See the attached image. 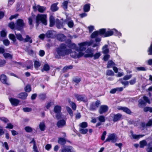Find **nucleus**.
Listing matches in <instances>:
<instances>
[{"instance_id":"obj_33","label":"nucleus","mask_w":152,"mask_h":152,"mask_svg":"<svg viewBox=\"0 0 152 152\" xmlns=\"http://www.w3.org/2000/svg\"><path fill=\"white\" fill-rule=\"evenodd\" d=\"M147 151V152H152V142L148 144Z\"/></svg>"},{"instance_id":"obj_16","label":"nucleus","mask_w":152,"mask_h":152,"mask_svg":"<svg viewBox=\"0 0 152 152\" xmlns=\"http://www.w3.org/2000/svg\"><path fill=\"white\" fill-rule=\"evenodd\" d=\"M143 98L144 101L142 99H140L139 101V104L141 105H145L146 103L150 104V102L148 97L146 96H144Z\"/></svg>"},{"instance_id":"obj_44","label":"nucleus","mask_w":152,"mask_h":152,"mask_svg":"<svg viewBox=\"0 0 152 152\" xmlns=\"http://www.w3.org/2000/svg\"><path fill=\"white\" fill-rule=\"evenodd\" d=\"M25 90L27 92H29L31 91V86L29 85H27L25 88Z\"/></svg>"},{"instance_id":"obj_10","label":"nucleus","mask_w":152,"mask_h":152,"mask_svg":"<svg viewBox=\"0 0 152 152\" xmlns=\"http://www.w3.org/2000/svg\"><path fill=\"white\" fill-rule=\"evenodd\" d=\"M34 11H38L39 12L43 13L46 10V7L39 5H35L33 7Z\"/></svg>"},{"instance_id":"obj_11","label":"nucleus","mask_w":152,"mask_h":152,"mask_svg":"<svg viewBox=\"0 0 152 152\" xmlns=\"http://www.w3.org/2000/svg\"><path fill=\"white\" fill-rule=\"evenodd\" d=\"M100 104V101L99 100H97L95 102H93L90 105V109L92 110H96Z\"/></svg>"},{"instance_id":"obj_45","label":"nucleus","mask_w":152,"mask_h":152,"mask_svg":"<svg viewBox=\"0 0 152 152\" xmlns=\"http://www.w3.org/2000/svg\"><path fill=\"white\" fill-rule=\"evenodd\" d=\"M40 66V64L39 62L38 61H35L34 62V66L35 68H37Z\"/></svg>"},{"instance_id":"obj_12","label":"nucleus","mask_w":152,"mask_h":152,"mask_svg":"<svg viewBox=\"0 0 152 152\" xmlns=\"http://www.w3.org/2000/svg\"><path fill=\"white\" fill-rule=\"evenodd\" d=\"M108 109V107L105 105H101L99 110V113L100 114L104 113L107 112Z\"/></svg>"},{"instance_id":"obj_27","label":"nucleus","mask_w":152,"mask_h":152,"mask_svg":"<svg viewBox=\"0 0 152 152\" xmlns=\"http://www.w3.org/2000/svg\"><path fill=\"white\" fill-rule=\"evenodd\" d=\"M50 27L53 26L55 24V19L53 16H51L50 18Z\"/></svg>"},{"instance_id":"obj_51","label":"nucleus","mask_w":152,"mask_h":152,"mask_svg":"<svg viewBox=\"0 0 152 152\" xmlns=\"http://www.w3.org/2000/svg\"><path fill=\"white\" fill-rule=\"evenodd\" d=\"M66 109L70 115L72 116H73V113L71 109L68 107H66Z\"/></svg>"},{"instance_id":"obj_8","label":"nucleus","mask_w":152,"mask_h":152,"mask_svg":"<svg viewBox=\"0 0 152 152\" xmlns=\"http://www.w3.org/2000/svg\"><path fill=\"white\" fill-rule=\"evenodd\" d=\"M24 25L25 24L23 22V20L22 19H19L16 21L15 29L20 30Z\"/></svg>"},{"instance_id":"obj_35","label":"nucleus","mask_w":152,"mask_h":152,"mask_svg":"<svg viewBox=\"0 0 152 152\" xmlns=\"http://www.w3.org/2000/svg\"><path fill=\"white\" fill-rule=\"evenodd\" d=\"M101 55V53L100 52L96 53L95 54L93 55V57L94 59H98Z\"/></svg>"},{"instance_id":"obj_62","label":"nucleus","mask_w":152,"mask_h":152,"mask_svg":"<svg viewBox=\"0 0 152 152\" xmlns=\"http://www.w3.org/2000/svg\"><path fill=\"white\" fill-rule=\"evenodd\" d=\"M0 119L4 122L6 123L9 121L5 117H1Z\"/></svg>"},{"instance_id":"obj_50","label":"nucleus","mask_w":152,"mask_h":152,"mask_svg":"<svg viewBox=\"0 0 152 152\" xmlns=\"http://www.w3.org/2000/svg\"><path fill=\"white\" fill-rule=\"evenodd\" d=\"M98 118V119L101 122H103L105 121V120L104 118V117L103 116H100Z\"/></svg>"},{"instance_id":"obj_55","label":"nucleus","mask_w":152,"mask_h":152,"mask_svg":"<svg viewBox=\"0 0 152 152\" xmlns=\"http://www.w3.org/2000/svg\"><path fill=\"white\" fill-rule=\"evenodd\" d=\"M68 4V2L67 1H64L62 4V6H63V8L65 9V10H66V9H67V4Z\"/></svg>"},{"instance_id":"obj_32","label":"nucleus","mask_w":152,"mask_h":152,"mask_svg":"<svg viewBox=\"0 0 152 152\" xmlns=\"http://www.w3.org/2000/svg\"><path fill=\"white\" fill-rule=\"evenodd\" d=\"M25 42H29L30 43H31L32 42V39H31V38L28 35H26V38L24 39V40Z\"/></svg>"},{"instance_id":"obj_26","label":"nucleus","mask_w":152,"mask_h":152,"mask_svg":"<svg viewBox=\"0 0 152 152\" xmlns=\"http://www.w3.org/2000/svg\"><path fill=\"white\" fill-rule=\"evenodd\" d=\"M132 133V135L133 138L136 139H138L144 136V135L140 134V135H136L133 134L132 132H131Z\"/></svg>"},{"instance_id":"obj_59","label":"nucleus","mask_w":152,"mask_h":152,"mask_svg":"<svg viewBox=\"0 0 152 152\" xmlns=\"http://www.w3.org/2000/svg\"><path fill=\"white\" fill-rule=\"evenodd\" d=\"M13 127V125L10 123L7 124V126L5 127L7 129H12Z\"/></svg>"},{"instance_id":"obj_13","label":"nucleus","mask_w":152,"mask_h":152,"mask_svg":"<svg viewBox=\"0 0 152 152\" xmlns=\"http://www.w3.org/2000/svg\"><path fill=\"white\" fill-rule=\"evenodd\" d=\"M116 31V29H108L107 31H106V32L104 34V37H107L111 36L114 34L115 31Z\"/></svg>"},{"instance_id":"obj_48","label":"nucleus","mask_w":152,"mask_h":152,"mask_svg":"<svg viewBox=\"0 0 152 152\" xmlns=\"http://www.w3.org/2000/svg\"><path fill=\"white\" fill-rule=\"evenodd\" d=\"M123 111L128 114H130L131 112L130 110L127 107H124Z\"/></svg>"},{"instance_id":"obj_5","label":"nucleus","mask_w":152,"mask_h":152,"mask_svg":"<svg viewBox=\"0 0 152 152\" xmlns=\"http://www.w3.org/2000/svg\"><path fill=\"white\" fill-rule=\"evenodd\" d=\"M117 140V137L114 133L109 134L105 142H115Z\"/></svg>"},{"instance_id":"obj_25","label":"nucleus","mask_w":152,"mask_h":152,"mask_svg":"<svg viewBox=\"0 0 152 152\" xmlns=\"http://www.w3.org/2000/svg\"><path fill=\"white\" fill-rule=\"evenodd\" d=\"M28 94L26 93H21L18 95V97L23 99H25L26 98Z\"/></svg>"},{"instance_id":"obj_34","label":"nucleus","mask_w":152,"mask_h":152,"mask_svg":"<svg viewBox=\"0 0 152 152\" xmlns=\"http://www.w3.org/2000/svg\"><path fill=\"white\" fill-rule=\"evenodd\" d=\"M53 32L54 31H48L46 34V36L48 38L51 37L53 36Z\"/></svg>"},{"instance_id":"obj_20","label":"nucleus","mask_w":152,"mask_h":152,"mask_svg":"<svg viewBox=\"0 0 152 152\" xmlns=\"http://www.w3.org/2000/svg\"><path fill=\"white\" fill-rule=\"evenodd\" d=\"M56 25L57 28H62L64 26V23L61 22L58 19H56L55 21Z\"/></svg>"},{"instance_id":"obj_6","label":"nucleus","mask_w":152,"mask_h":152,"mask_svg":"<svg viewBox=\"0 0 152 152\" xmlns=\"http://www.w3.org/2000/svg\"><path fill=\"white\" fill-rule=\"evenodd\" d=\"M61 108L59 106H55L54 108V111L56 113V117L57 119L61 118Z\"/></svg>"},{"instance_id":"obj_23","label":"nucleus","mask_w":152,"mask_h":152,"mask_svg":"<svg viewBox=\"0 0 152 152\" xmlns=\"http://www.w3.org/2000/svg\"><path fill=\"white\" fill-rule=\"evenodd\" d=\"M30 143H33V149L34 152H39L36 145V142L34 139H32Z\"/></svg>"},{"instance_id":"obj_14","label":"nucleus","mask_w":152,"mask_h":152,"mask_svg":"<svg viewBox=\"0 0 152 152\" xmlns=\"http://www.w3.org/2000/svg\"><path fill=\"white\" fill-rule=\"evenodd\" d=\"M61 152H75L72 147L70 146H66L64 147L61 149Z\"/></svg>"},{"instance_id":"obj_54","label":"nucleus","mask_w":152,"mask_h":152,"mask_svg":"<svg viewBox=\"0 0 152 152\" xmlns=\"http://www.w3.org/2000/svg\"><path fill=\"white\" fill-rule=\"evenodd\" d=\"M69 103L71 105L72 109L74 110H75L76 108V106L75 104L70 101L69 102Z\"/></svg>"},{"instance_id":"obj_57","label":"nucleus","mask_w":152,"mask_h":152,"mask_svg":"<svg viewBox=\"0 0 152 152\" xmlns=\"http://www.w3.org/2000/svg\"><path fill=\"white\" fill-rule=\"evenodd\" d=\"M49 66L48 64H46L44 65L43 68V69L44 70L47 71L49 70Z\"/></svg>"},{"instance_id":"obj_1","label":"nucleus","mask_w":152,"mask_h":152,"mask_svg":"<svg viewBox=\"0 0 152 152\" xmlns=\"http://www.w3.org/2000/svg\"><path fill=\"white\" fill-rule=\"evenodd\" d=\"M70 50L67 49L66 45L64 44H62L56 49V58H59L61 57L66 55L70 53Z\"/></svg>"},{"instance_id":"obj_46","label":"nucleus","mask_w":152,"mask_h":152,"mask_svg":"<svg viewBox=\"0 0 152 152\" xmlns=\"http://www.w3.org/2000/svg\"><path fill=\"white\" fill-rule=\"evenodd\" d=\"M25 131L28 132H31L32 131V128L29 126H26L25 128Z\"/></svg>"},{"instance_id":"obj_31","label":"nucleus","mask_w":152,"mask_h":152,"mask_svg":"<svg viewBox=\"0 0 152 152\" xmlns=\"http://www.w3.org/2000/svg\"><path fill=\"white\" fill-rule=\"evenodd\" d=\"M58 142L59 144L61 145H64L66 143V141L64 138H60L58 139Z\"/></svg>"},{"instance_id":"obj_43","label":"nucleus","mask_w":152,"mask_h":152,"mask_svg":"<svg viewBox=\"0 0 152 152\" xmlns=\"http://www.w3.org/2000/svg\"><path fill=\"white\" fill-rule=\"evenodd\" d=\"M80 132L83 134H86L88 131V130L86 129L80 128Z\"/></svg>"},{"instance_id":"obj_38","label":"nucleus","mask_w":152,"mask_h":152,"mask_svg":"<svg viewBox=\"0 0 152 152\" xmlns=\"http://www.w3.org/2000/svg\"><path fill=\"white\" fill-rule=\"evenodd\" d=\"M15 35L16 36L18 40L22 41H23L24 40V39L22 37V35L20 34H16L15 33Z\"/></svg>"},{"instance_id":"obj_2","label":"nucleus","mask_w":152,"mask_h":152,"mask_svg":"<svg viewBox=\"0 0 152 152\" xmlns=\"http://www.w3.org/2000/svg\"><path fill=\"white\" fill-rule=\"evenodd\" d=\"M106 30L105 29L102 28L95 31L92 33L91 37L92 38H95V41L97 42H99L101 40V37L100 36L103 35L104 37Z\"/></svg>"},{"instance_id":"obj_30","label":"nucleus","mask_w":152,"mask_h":152,"mask_svg":"<svg viewBox=\"0 0 152 152\" xmlns=\"http://www.w3.org/2000/svg\"><path fill=\"white\" fill-rule=\"evenodd\" d=\"M102 52L104 53L107 54L108 53L109 51L108 45H105L102 48Z\"/></svg>"},{"instance_id":"obj_22","label":"nucleus","mask_w":152,"mask_h":152,"mask_svg":"<svg viewBox=\"0 0 152 152\" xmlns=\"http://www.w3.org/2000/svg\"><path fill=\"white\" fill-rule=\"evenodd\" d=\"M66 37L62 34H59L57 35V39L60 41H63L66 39Z\"/></svg>"},{"instance_id":"obj_41","label":"nucleus","mask_w":152,"mask_h":152,"mask_svg":"<svg viewBox=\"0 0 152 152\" xmlns=\"http://www.w3.org/2000/svg\"><path fill=\"white\" fill-rule=\"evenodd\" d=\"M144 111L145 112L149 111L151 113H152V107H145L144 108Z\"/></svg>"},{"instance_id":"obj_19","label":"nucleus","mask_w":152,"mask_h":152,"mask_svg":"<svg viewBox=\"0 0 152 152\" xmlns=\"http://www.w3.org/2000/svg\"><path fill=\"white\" fill-rule=\"evenodd\" d=\"M65 22L67 24L69 27L72 28L74 26V22L72 20L69 19H66L65 20Z\"/></svg>"},{"instance_id":"obj_42","label":"nucleus","mask_w":152,"mask_h":152,"mask_svg":"<svg viewBox=\"0 0 152 152\" xmlns=\"http://www.w3.org/2000/svg\"><path fill=\"white\" fill-rule=\"evenodd\" d=\"M87 124L86 122H83L80 124V126L82 128H85L87 126Z\"/></svg>"},{"instance_id":"obj_39","label":"nucleus","mask_w":152,"mask_h":152,"mask_svg":"<svg viewBox=\"0 0 152 152\" xmlns=\"http://www.w3.org/2000/svg\"><path fill=\"white\" fill-rule=\"evenodd\" d=\"M68 46L69 48L72 49H75L76 50V48H77L76 46V45L74 43H70L69 44Z\"/></svg>"},{"instance_id":"obj_15","label":"nucleus","mask_w":152,"mask_h":152,"mask_svg":"<svg viewBox=\"0 0 152 152\" xmlns=\"http://www.w3.org/2000/svg\"><path fill=\"white\" fill-rule=\"evenodd\" d=\"M9 100L12 105L15 106L18 105L20 102L18 99L12 98H9Z\"/></svg>"},{"instance_id":"obj_18","label":"nucleus","mask_w":152,"mask_h":152,"mask_svg":"<svg viewBox=\"0 0 152 152\" xmlns=\"http://www.w3.org/2000/svg\"><path fill=\"white\" fill-rule=\"evenodd\" d=\"M76 98L78 101H83L84 102H86L87 101V99L85 96L77 95L76 96Z\"/></svg>"},{"instance_id":"obj_36","label":"nucleus","mask_w":152,"mask_h":152,"mask_svg":"<svg viewBox=\"0 0 152 152\" xmlns=\"http://www.w3.org/2000/svg\"><path fill=\"white\" fill-rule=\"evenodd\" d=\"M39 127L41 131H44L45 129V126L44 122L41 123L39 124Z\"/></svg>"},{"instance_id":"obj_61","label":"nucleus","mask_w":152,"mask_h":152,"mask_svg":"<svg viewBox=\"0 0 152 152\" xmlns=\"http://www.w3.org/2000/svg\"><path fill=\"white\" fill-rule=\"evenodd\" d=\"M132 77L131 75H128L125 76L123 78V79L124 80H127L130 79Z\"/></svg>"},{"instance_id":"obj_24","label":"nucleus","mask_w":152,"mask_h":152,"mask_svg":"<svg viewBox=\"0 0 152 152\" xmlns=\"http://www.w3.org/2000/svg\"><path fill=\"white\" fill-rule=\"evenodd\" d=\"M121 117L122 115L119 113L115 115L113 119V121L116 122L119 120L121 119Z\"/></svg>"},{"instance_id":"obj_3","label":"nucleus","mask_w":152,"mask_h":152,"mask_svg":"<svg viewBox=\"0 0 152 152\" xmlns=\"http://www.w3.org/2000/svg\"><path fill=\"white\" fill-rule=\"evenodd\" d=\"M36 20L37 26L40 23L46 25L47 24V15L46 14H38L36 17Z\"/></svg>"},{"instance_id":"obj_64","label":"nucleus","mask_w":152,"mask_h":152,"mask_svg":"<svg viewBox=\"0 0 152 152\" xmlns=\"http://www.w3.org/2000/svg\"><path fill=\"white\" fill-rule=\"evenodd\" d=\"M148 51L149 53H148L149 55H152V44H151L149 49L148 50Z\"/></svg>"},{"instance_id":"obj_17","label":"nucleus","mask_w":152,"mask_h":152,"mask_svg":"<svg viewBox=\"0 0 152 152\" xmlns=\"http://www.w3.org/2000/svg\"><path fill=\"white\" fill-rule=\"evenodd\" d=\"M66 124V120L62 119L59 120L57 123V125L59 128H61Z\"/></svg>"},{"instance_id":"obj_37","label":"nucleus","mask_w":152,"mask_h":152,"mask_svg":"<svg viewBox=\"0 0 152 152\" xmlns=\"http://www.w3.org/2000/svg\"><path fill=\"white\" fill-rule=\"evenodd\" d=\"M140 147L142 148L146 145L147 142L145 140H143L140 142Z\"/></svg>"},{"instance_id":"obj_63","label":"nucleus","mask_w":152,"mask_h":152,"mask_svg":"<svg viewBox=\"0 0 152 152\" xmlns=\"http://www.w3.org/2000/svg\"><path fill=\"white\" fill-rule=\"evenodd\" d=\"M4 44L6 46H8L10 44V41L8 39H5L3 41Z\"/></svg>"},{"instance_id":"obj_60","label":"nucleus","mask_w":152,"mask_h":152,"mask_svg":"<svg viewBox=\"0 0 152 152\" xmlns=\"http://www.w3.org/2000/svg\"><path fill=\"white\" fill-rule=\"evenodd\" d=\"M31 109L28 107H25L23 108V110L25 112H29L31 111Z\"/></svg>"},{"instance_id":"obj_52","label":"nucleus","mask_w":152,"mask_h":152,"mask_svg":"<svg viewBox=\"0 0 152 152\" xmlns=\"http://www.w3.org/2000/svg\"><path fill=\"white\" fill-rule=\"evenodd\" d=\"M107 75L109 76H113L114 73L113 71L111 70H108L106 73Z\"/></svg>"},{"instance_id":"obj_21","label":"nucleus","mask_w":152,"mask_h":152,"mask_svg":"<svg viewBox=\"0 0 152 152\" xmlns=\"http://www.w3.org/2000/svg\"><path fill=\"white\" fill-rule=\"evenodd\" d=\"M0 79L1 82L4 84H7V79L6 76L4 75H1L0 77Z\"/></svg>"},{"instance_id":"obj_28","label":"nucleus","mask_w":152,"mask_h":152,"mask_svg":"<svg viewBox=\"0 0 152 152\" xmlns=\"http://www.w3.org/2000/svg\"><path fill=\"white\" fill-rule=\"evenodd\" d=\"M90 4H85L83 7L84 11L85 12H88L90 10Z\"/></svg>"},{"instance_id":"obj_9","label":"nucleus","mask_w":152,"mask_h":152,"mask_svg":"<svg viewBox=\"0 0 152 152\" xmlns=\"http://www.w3.org/2000/svg\"><path fill=\"white\" fill-rule=\"evenodd\" d=\"M86 53H84L83 56L84 57H93V50L90 48H88L85 51Z\"/></svg>"},{"instance_id":"obj_56","label":"nucleus","mask_w":152,"mask_h":152,"mask_svg":"<svg viewBox=\"0 0 152 152\" xmlns=\"http://www.w3.org/2000/svg\"><path fill=\"white\" fill-rule=\"evenodd\" d=\"M9 26L11 29H13L14 28H15L16 26H15L14 23L11 22L9 24Z\"/></svg>"},{"instance_id":"obj_58","label":"nucleus","mask_w":152,"mask_h":152,"mask_svg":"<svg viewBox=\"0 0 152 152\" xmlns=\"http://www.w3.org/2000/svg\"><path fill=\"white\" fill-rule=\"evenodd\" d=\"M136 78H134L129 82V83L131 85H134L135 83L136 82Z\"/></svg>"},{"instance_id":"obj_49","label":"nucleus","mask_w":152,"mask_h":152,"mask_svg":"<svg viewBox=\"0 0 152 152\" xmlns=\"http://www.w3.org/2000/svg\"><path fill=\"white\" fill-rule=\"evenodd\" d=\"M72 66L71 65L66 66L64 68L63 71L64 72H66L67 70L72 69Z\"/></svg>"},{"instance_id":"obj_4","label":"nucleus","mask_w":152,"mask_h":152,"mask_svg":"<svg viewBox=\"0 0 152 152\" xmlns=\"http://www.w3.org/2000/svg\"><path fill=\"white\" fill-rule=\"evenodd\" d=\"M92 43L93 41L91 40L89 42H85L79 43L78 44L79 47L76 48V50L79 52H82V51L86 50L87 46H90Z\"/></svg>"},{"instance_id":"obj_53","label":"nucleus","mask_w":152,"mask_h":152,"mask_svg":"<svg viewBox=\"0 0 152 152\" xmlns=\"http://www.w3.org/2000/svg\"><path fill=\"white\" fill-rule=\"evenodd\" d=\"M3 55L5 58H11L12 57L11 55L8 53H5Z\"/></svg>"},{"instance_id":"obj_7","label":"nucleus","mask_w":152,"mask_h":152,"mask_svg":"<svg viewBox=\"0 0 152 152\" xmlns=\"http://www.w3.org/2000/svg\"><path fill=\"white\" fill-rule=\"evenodd\" d=\"M69 50H70V52L69 54H70L71 56L72 57L76 58H79L83 56L84 53L83 52H79L78 53H77L75 52H72V51L70 49H69Z\"/></svg>"},{"instance_id":"obj_40","label":"nucleus","mask_w":152,"mask_h":152,"mask_svg":"<svg viewBox=\"0 0 152 152\" xmlns=\"http://www.w3.org/2000/svg\"><path fill=\"white\" fill-rule=\"evenodd\" d=\"M10 39L12 40L13 42H15L16 41V39L15 36L12 34H10L9 35Z\"/></svg>"},{"instance_id":"obj_29","label":"nucleus","mask_w":152,"mask_h":152,"mask_svg":"<svg viewBox=\"0 0 152 152\" xmlns=\"http://www.w3.org/2000/svg\"><path fill=\"white\" fill-rule=\"evenodd\" d=\"M57 3L53 4L51 7V10L52 11H55L58 10V8L57 7Z\"/></svg>"},{"instance_id":"obj_47","label":"nucleus","mask_w":152,"mask_h":152,"mask_svg":"<svg viewBox=\"0 0 152 152\" xmlns=\"http://www.w3.org/2000/svg\"><path fill=\"white\" fill-rule=\"evenodd\" d=\"M114 65V63L112 61H109L108 63L107 67L109 68L111 67Z\"/></svg>"}]
</instances>
